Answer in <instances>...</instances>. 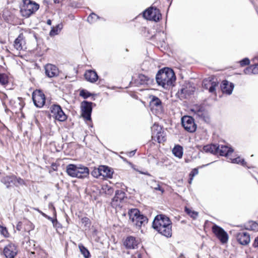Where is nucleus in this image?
I'll return each instance as SVG.
<instances>
[{"label":"nucleus","instance_id":"2f4dec72","mask_svg":"<svg viewBox=\"0 0 258 258\" xmlns=\"http://www.w3.org/2000/svg\"><path fill=\"white\" fill-rule=\"evenodd\" d=\"M62 24L61 23L57 24L55 27H52L51 29L49 32V35L50 36H53L58 34L59 32L62 29Z\"/></svg>","mask_w":258,"mask_h":258},{"label":"nucleus","instance_id":"de8ad7c7","mask_svg":"<svg viewBox=\"0 0 258 258\" xmlns=\"http://www.w3.org/2000/svg\"><path fill=\"white\" fill-rule=\"evenodd\" d=\"M253 74H258V63L253 64Z\"/></svg>","mask_w":258,"mask_h":258},{"label":"nucleus","instance_id":"a19ab883","mask_svg":"<svg viewBox=\"0 0 258 258\" xmlns=\"http://www.w3.org/2000/svg\"><path fill=\"white\" fill-rule=\"evenodd\" d=\"M198 173H199L198 168H196L192 170V171L189 173L190 178H189V180L188 181L189 183L190 184L191 183L195 175H197L198 174Z\"/></svg>","mask_w":258,"mask_h":258},{"label":"nucleus","instance_id":"5701e85b","mask_svg":"<svg viewBox=\"0 0 258 258\" xmlns=\"http://www.w3.org/2000/svg\"><path fill=\"white\" fill-rule=\"evenodd\" d=\"M85 79L91 83L96 82L98 79V76L97 73L93 70L87 71L84 75Z\"/></svg>","mask_w":258,"mask_h":258},{"label":"nucleus","instance_id":"4468645a","mask_svg":"<svg viewBox=\"0 0 258 258\" xmlns=\"http://www.w3.org/2000/svg\"><path fill=\"white\" fill-rule=\"evenodd\" d=\"M152 80L151 78L143 74H139L137 78L134 80L133 79L132 82L134 83L136 86L148 85L152 82Z\"/></svg>","mask_w":258,"mask_h":258},{"label":"nucleus","instance_id":"20e7f679","mask_svg":"<svg viewBox=\"0 0 258 258\" xmlns=\"http://www.w3.org/2000/svg\"><path fill=\"white\" fill-rule=\"evenodd\" d=\"M128 214L130 220L137 227L140 228L148 223V218L146 216L141 214L140 211L137 209H132L128 211Z\"/></svg>","mask_w":258,"mask_h":258},{"label":"nucleus","instance_id":"e2e57ef3","mask_svg":"<svg viewBox=\"0 0 258 258\" xmlns=\"http://www.w3.org/2000/svg\"><path fill=\"white\" fill-rule=\"evenodd\" d=\"M160 33H161L162 34H164V32H163H163H161Z\"/></svg>","mask_w":258,"mask_h":258},{"label":"nucleus","instance_id":"3c124183","mask_svg":"<svg viewBox=\"0 0 258 258\" xmlns=\"http://www.w3.org/2000/svg\"><path fill=\"white\" fill-rule=\"evenodd\" d=\"M22 223L21 222H18L16 226V229L18 231H20L22 229Z\"/></svg>","mask_w":258,"mask_h":258},{"label":"nucleus","instance_id":"6ab92c4d","mask_svg":"<svg viewBox=\"0 0 258 258\" xmlns=\"http://www.w3.org/2000/svg\"><path fill=\"white\" fill-rule=\"evenodd\" d=\"M221 89L222 92L227 95L232 94L234 87V85L232 83H230L227 80L222 81L221 84Z\"/></svg>","mask_w":258,"mask_h":258},{"label":"nucleus","instance_id":"dca6fc26","mask_svg":"<svg viewBox=\"0 0 258 258\" xmlns=\"http://www.w3.org/2000/svg\"><path fill=\"white\" fill-rule=\"evenodd\" d=\"M236 239L239 244L246 245L250 242V235L246 232H240L236 235Z\"/></svg>","mask_w":258,"mask_h":258},{"label":"nucleus","instance_id":"4be33fe9","mask_svg":"<svg viewBox=\"0 0 258 258\" xmlns=\"http://www.w3.org/2000/svg\"><path fill=\"white\" fill-rule=\"evenodd\" d=\"M218 155H219L221 156H227L229 154L233 152V149L229 147L226 145H218Z\"/></svg>","mask_w":258,"mask_h":258},{"label":"nucleus","instance_id":"f257e3e1","mask_svg":"<svg viewBox=\"0 0 258 258\" xmlns=\"http://www.w3.org/2000/svg\"><path fill=\"white\" fill-rule=\"evenodd\" d=\"M152 227L166 237L172 236V222L165 215H157L153 221Z\"/></svg>","mask_w":258,"mask_h":258},{"label":"nucleus","instance_id":"c9c22d12","mask_svg":"<svg viewBox=\"0 0 258 258\" xmlns=\"http://www.w3.org/2000/svg\"><path fill=\"white\" fill-rule=\"evenodd\" d=\"M184 211L188 215H189L191 218H192L194 219H196L198 216V212L195 211H192L191 209L187 208L186 207H185Z\"/></svg>","mask_w":258,"mask_h":258},{"label":"nucleus","instance_id":"e433bc0d","mask_svg":"<svg viewBox=\"0 0 258 258\" xmlns=\"http://www.w3.org/2000/svg\"><path fill=\"white\" fill-rule=\"evenodd\" d=\"M99 19V17L98 15L94 13H92L87 18V21L90 23H93Z\"/></svg>","mask_w":258,"mask_h":258},{"label":"nucleus","instance_id":"ea45409f","mask_svg":"<svg viewBox=\"0 0 258 258\" xmlns=\"http://www.w3.org/2000/svg\"><path fill=\"white\" fill-rule=\"evenodd\" d=\"M258 224L254 221H250L247 225V229L255 230L257 229Z\"/></svg>","mask_w":258,"mask_h":258},{"label":"nucleus","instance_id":"49530a36","mask_svg":"<svg viewBox=\"0 0 258 258\" xmlns=\"http://www.w3.org/2000/svg\"><path fill=\"white\" fill-rule=\"evenodd\" d=\"M102 189L105 191L106 194L110 195L113 192V189L108 185L104 186Z\"/></svg>","mask_w":258,"mask_h":258},{"label":"nucleus","instance_id":"a878e982","mask_svg":"<svg viewBox=\"0 0 258 258\" xmlns=\"http://www.w3.org/2000/svg\"><path fill=\"white\" fill-rule=\"evenodd\" d=\"M218 144H208L203 147V151L206 153H210L215 155H218Z\"/></svg>","mask_w":258,"mask_h":258},{"label":"nucleus","instance_id":"69168bd1","mask_svg":"<svg viewBox=\"0 0 258 258\" xmlns=\"http://www.w3.org/2000/svg\"><path fill=\"white\" fill-rule=\"evenodd\" d=\"M256 59L258 60V56L255 57Z\"/></svg>","mask_w":258,"mask_h":258},{"label":"nucleus","instance_id":"13d9d810","mask_svg":"<svg viewBox=\"0 0 258 258\" xmlns=\"http://www.w3.org/2000/svg\"><path fill=\"white\" fill-rule=\"evenodd\" d=\"M40 213H41V214H42V215L43 217H45V218H46L48 217V216H47V215L46 214H45V213H43V212H41Z\"/></svg>","mask_w":258,"mask_h":258},{"label":"nucleus","instance_id":"7c9ffc66","mask_svg":"<svg viewBox=\"0 0 258 258\" xmlns=\"http://www.w3.org/2000/svg\"><path fill=\"white\" fill-rule=\"evenodd\" d=\"M172 153L175 156L181 158L183 155V148L180 145H176L172 149Z\"/></svg>","mask_w":258,"mask_h":258},{"label":"nucleus","instance_id":"a18cd8bd","mask_svg":"<svg viewBox=\"0 0 258 258\" xmlns=\"http://www.w3.org/2000/svg\"><path fill=\"white\" fill-rule=\"evenodd\" d=\"M244 73L246 75L253 74V65H251L244 70Z\"/></svg>","mask_w":258,"mask_h":258},{"label":"nucleus","instance_id":"4d7b16f0","mask_svg":"<svg viewBox=\"0 0 258 258\" xmlns=\"http://www.w3.org/2000/svg\"><path fill=\"white\" fill-rule=\"evenodd\" d=\"M46 23L48 25H51V20L50 19H48L47 20Z\"/></svg>","mask_w":258,"mask_h":258},{"label":"nucleus","instance_id":"f704fd0d","mask_svg":"<svg viewBox=\"0 0 258 258\" xmlns=\"http://www.w3.org/2000/svg\"><path fill=\"white\" fill-rule=\"evenodd\" d=\"M161 14H160L159 9L154 8V11L152 17L151 18V20L158 22L161 19Z\"/></svg>","mask_w":258,"mask_h":258},{"label":"nucleus","instance_id":"412c9836","mask_svg":"<svg viewBox=\"0 0 258 258\" xmlns=\"http://www.w3.org/2000/svg\"><path fill=\"white\" fill-rule=\"evenodd\" d=\"M218 84L217 82L204 80L203 83V87L205 89L208 90L210 93H214Z\"/></svg>","mask_w":258,"mask_h":258},{"label":"nucleus","instance_id":"052dcab7","mask_svg":"<svg viewBox=\"0 0 258 258\" xmlns=\"http://www.w3.org/2000/svg\"><path fill=\"white\" fill-rule=\"evenodd\" d=\"M213 163V162H211V163ZM210 163H208V164H206V165H202V166H201L200 167H201V168H202V167H205V166H208V165H210Z\"/></svg>","mask_w":258,"mask_h":258},{"label":"nucleus","instance_id":"bb28decb","mask_svg":"<svg viewBox=\"0 0 258 258\" xmlns=\"http://www.w3.org/2000/svg\"><path fill=\"white\" fill-rule=\"evenodd\" d=\"M78 165L69 164L67 167V172L69 175L73 177H77Z\"/></svg>","mask_w":258,"mask_h":258},{"label":"nucleus","instance_id":"f8f14e48","mask_svg":"<svg viewBox=\"0 0 258 258\" xmlns=\"http://www.w3.org/2000/svg\"><path fill=\"white\" fill-rule=\"evenodd\" d=\"M3 253L7 258H15L18 253L17 246L14 243H9L4 247Z\"/></svg>","mask_w":258,"mask_h":258},{"label":"nucleus","instance_id":"cd10ccee","mask_svg":"<svg viewBox=\"0 0 258 258\" xmlns=\"http://www.w3.org/2000/svg\"><path fill=\"white\" fill-rule=\"evenodd\" d=\"M125 196V193L121 190H117L115 191V196L112 199V202H121L124 198Z\"/></svg>","mask_w":258,"mask_h":258},{"label":"nucleus","instance_id":"2eb2a0df","mask_svg":"<svg viewBox=\"0 0 258 258\" xmlns=\"http://www.w3.org/2000/svg\"><path fill=\"white\" fill-rule=\"evenodd\" d=\"M45 72L46 75L49 78L57 77L59 75L58 68L55 65L50 63L45 66Z\"/></svg>","mask_w":258,"mask_h":258},{"label":"nucleus","instance_id":"4c0bfd02","mask_svg":"<svg viewBox=\"0 0 258 258\" xmlns=\"http://www.w3.org/2000/svg\"><path fill=\"white\" fill-rule=\"evenodd\" d=\"M8 77L4 73H0V84L5 85L8 83Z\"/></svg>","mask_w":258,"mask_h":258},{"label":"nucleus","instance_id":"bf43d9fd","mask_svg":"<svg viewBox=\"0 0 258 258\" xmlns=\"http://www.w3.org/2000/svg\"><path fill=\"white\" fill-rule=\"evenodd\" d=\"M62 0H53L54 3L55 4H58L61 1H62Z\"/></svg>","mask_w":258,"mask_h":258},{"label":"nucleus","instance_id":"b1692460","mask_svg":"<svg viewBox=\"0 0 258 258\" xmlns=\"http://www.w3.org/2000/svg\"><path fill=\"white\" fill-rule=\"evenodd\" d=\"M17 177L14 175L6 176L2 178L1 181L7 188H9L12 185H15L16 183Z\"/></svg>","mask_w":258,"mask_h":258},{"label":"nucleus","instance_id":"79ce46f5","mask_svg":"<svg viewBox=\"0 0 258 258\" xmlns=\"http://www.w3.org/2000/svg\"><path fill=\"white\" fill-rule=\"evenodd\" d=\"M240 66L241 67H244L245 66L249 65L250 63V60L248 58L245 57L239 61Z\"/></svg>","mask_w":258,"mask_h":258},{"label":"nucleus","instance_id":"680f3d73","mask_svg":"<svg viewBox=\"0 0 258 258\" xmlns=\"http://www.w3.org/2000/svg\"><path fill=\"white\" fill-rule=\"evenodd\" d=\"M138 258H142L141 254H139L138 255Z\"/></svg>","mask_w":258,"mask_h":258},{"label":"nucleus","instance_id":"ddd939ff","mask_svg":"<svg viewBox=\"0 0 258 258\" xmlns=\"http://www.w3.org/2000/svg\"><path fill=\"white\" fill-rule=\"evenodd\" d=\"M150 107L152 110L155 109L158 112L162 109V103L161 100L157 96L151 95L150 96Z\"/></svg>","mask_w":258,"mask_h":258},{"label":"nucleus","instance_id":"0eeeda50","mask_svg":"<svg viewBox=\"0 0 258 258\" xmlns=\"http://www.w3.org/2000/svg\"><path fill=\"white\" fill-rule=\"evenodd\" d=\"M93 103L88 101H83L81 104L82 116L87 120H91L92 105Z\"/></svg>","mask_w":258,"mask_h":258},{"label":"nucleus","instance_id":"7ed1b4c3","mask_svg":"<svg viewBox=\"0 0 258 258\" xmlns=\"http://www.w3.org/2000/svg\"><path fill=\"white\" fill-rule=\"evenodd\" d=\"M39 8V5L31 0H23V4L20 7L21 15L26 18L30 17Z\"/></svg>","mask_w":258,"mask_h":258},{"label":"nucleus","instance_id":"39448f33","mask_svg":"<svg viewBox=\"0 0 258 258\" xmlns=\"http://www.w3.org/2000/svg\"><path fill=\"white\" fill-rule=\"evenodd\" d=\"M212 230L222 243L224 244L228 241V235L222 227L214 224L212 227Z\"/></svg>","mask_w":258,"mask_h":258},{"label":"nucleus","instance_id":"1a4fd4ad","mask_svg":"<svg viewBox=\"0 0 258 258\" xmlns=\"http://www.w3.org/2000/svg\"><path fill=\"white\" fill-rule=\"evenodd\" d=\"M152 137L156 138L158 143H161L166 141V137L161 126L155 123L151 127Z\"/></svg>","mask_w":258,"mask_h":258},{"label":"nucleus","instance_id":"0e129e2a","mask_svg":"<svg viewBox=\"0 0 258 258\" xmlns=\"http://www.w3.org/2000/svg\"><path fill=\"white\" fill-rule=\"evenodd\" d=\"M250 1L251 2V3H253L252 0H250Z\"/></svg>","mask_w":258,"mask_h":258},{"label":"nucleus","instance_id":"f3484780","mask_svg":"<svg viewBox=\"0 0 258 258\" xmlns=\"http://www.w3.org/2000/svg\"><path fill=\"white\" fill-rule=\"evenodd\" d=\"M138 240L132 236H128L123 242V245L127 249H135L138 247Z\"/></svg>","mask_w":258,"mask_h":258},{"label":"nucleus","instance_id":"aec40b11","mask_svg":"<svg viewBox=\"0 0 258 258\" xmlns=\"http://www.w3.org/2000/svg\"><path fill=\"white\" fill-rule=\"evenodd\" d=\"M26 42L23 34H20L14 41V47L18 50H21L26 48Z\"/></svg>","mask_w":258,"mask_h":258},{"label":"nucleus","instance_id":"864d4df0","mask_svg":"<svg viewBox=\"0 0 258 258\" xmlns=\"http://www.w3.org/2000/svg\"><path fill=\"white\" fill-rule=\"evenodd\" d=\"M16 182H18L20 184H24V180L21 178H17Z\"/></svg>","mask_w":258,"mask_h":258},{"label":"nucleus","instance_id":"6e6552de","mask_svg":"<svg viewBox=\"0 0 258 258\" xmlns=\"http://www.w3.org/2000/svg\"><path fill=\"white\" fill-rule=\"evenodd\" d=\"M181 124L185 130L189 133H194L196 131L197 125L194 119L189 116H184L181 118Z\"/></svg>","mask_w":258,"mask_h":258},{"label":"nucleus","instance_id":"37998d69","mask_svg":"<svg viewBox=\"0 0 258 258\" xmlns=\"http://www.w3.org/2000/svg\"><path fill=\"white\" fill-rule=\"evenodd\" d=\"M0 233L5 237L9 236V233L6 227L0 225Z\"/></svg>","mask_w":258,"mask_h":258},{"label":"nucleus","instance_id":"6e6d98bb","mask_svg":"<svg viewBox=\"0 0 258 258\" xmlns=\"http://www.w3.org/2000/svg\"><path fill=\"white\" fill-rule=\"evenodd\" d=\"M136 151V150H134V151H132L129 152L130 156H133L135 154Z\"/></svg>","mask_w":258,"mask_h":258},{"label":"nucleus","instance_id":"f03ea898","mask_svg":"<svg viewBox=\"0 0 258 258\" xmlns=\"http://www.w3.org/2000/svg\"><path fill=\"white\" fill-rule=\"evenodd\" d=\"M157 83L164 89H168L174 86L176 76L172 69L165 68L160 70L156 76Z\"/></svg>","mask_w":258,"mask_h":258},{"label":"nucleus","instance_id":"c756f323","mask_svg":"<svg viewBox=\"0 0 258 258\" xmlns=\"http://www.w3.org/2000/svg\"><path fill=\"white\" fill-rule=\"evenodd\" d=\"M231 162L234 164H237L242 165L243 167H246L248 168H250V167L247 165L246 162L244 159L241 158L240 157H237L234 158H230Z\"/></svg>","mask_w":258,"mask_h":258},{"label":"nucleus","instance_id":"72a5a7b5","mask_svg":"<svg viewBox=\"0 0 258 258\" xmlns=\"http://www.w3.org/2000/svg\"><path fill=\"white\" fill-rule=\"evenodd\" d=\"M154 11V8H149L146 9L143 12V17L147 20H151V18L152 17Z\"/></svg>","mask_w":258,"mask_h":258},{"label":"nucleus","instance_id":"603ef678","mask_svg":"<svg viewBox=\"0 0 258 258\" xmlns=\"http://www.w3.org/2000/svg\"><path fill=\"white\" fill-rule=\"evenodd\" d=\"M154 189L156 190L161 191L162 193L164 191V189L160 187L159 184L157 185L156 187H154Z\"/></svg>","mask_w":258,"mask_h":258},{"label":"nucleus","instance_id":"9d476101","mask_svg":"<svg viewBox=\"0 0 258 258\" xmlns=\"http://www.w3.org/2000/svg\"><path fill=\"white\" fill-rule=\"evenodd\" d=\"M51 116L55 119L63 121L67 119V115L59 105H53L50 107Z\"/></svg>","mask_w":258,"mask_h":258},{"label":"nucleus","instance_id":"09e8293b","mask_svg":"<svg viewBox=\"0 0 258 258\" xmlns=\"http://www.w3.org/2000/svg\"><path fill=\"white\" fill-rule=\"evenodd\" d=\"M53 226L54 227L58 228L61 227V224L57 221L56 220V221H53Z\"/></svg>","mask_w":258,"mask_h":258},{"label":"nucleus","instance_id":"c85d7f7f","mask_svg":"<svg viewBox=\"0 0 258 258\" xmlns=\"http://www.w3.org/2000/svg\"><path fill=\"white\" fill-rule=\"evenodd\" d=\"M191 94L190 91L187 87L181 88L177 93L180 99L186 98Z\"/></svg>","mask_w":258,"mask_h":258},{"label":"nucleus","instance_id":"473e14b6","mask_svg":"<svg viewBox=\"0 0 258 258\" xmlns=\"http://www.w3.org/2000/svg\"><path fill=\"white\" fill-rule=\"evenodd\" d=\"M79 248L81 254L85 258H90L91 254L88 249L85 247L83 244H80L79 245Z\"/></svg>","mask_w":258,"mask_h":258},{"label":"nucleus","instance_id":"a211bd4d","mask_svg":"<svg viewBox=\"0 0 258 258\" xmlns=\"http://www.w3.org/2000/svg\"><path fill=\"white\" fill-rule=\"evenodd\" d=\"M98 175L104 177L111 178L112 177L113 171L109 167L105 165H101L97 170Z\"/></svg>","mask_w":258,"mask_h":258},{"label":"nucleus","instance_id":"58836bf2","mask_svg":"<svg viewBox=\"0 0 258 258\" xmlns=\"http://www.w3.org/2000/svg\"><path fill=\"white\" fill-rule=\"evenodd\" d=\"M80 96L84 99H87L92 95L90 92L85 89H82L80 91Z\"/></svg>","mask_w":258,"mask_h":258},{"label":"nucleus","instance_id":"8fccbe9b","mask_svg":"<svg viewBox=\"0 0 258 258\" xmlns=\"http://www.w3.org/2000/svg\"><path fill=\"white\" fill-rule=\"evenodd\" d=\"M252 245L254 247L258 248V236L255 237Z\"/></svg>","mask_w":258,"mask_h":258},{"label":"nucleus","instance_id":"c03bdc74","mask_svg":"<svg viewBox=\"0 0 258 258\" xmlns=\"http://www.w3.org/2000/svg\"><path fill=\"white\" fill-rule=\"evenodd\" d=\"M81 222L82 224H84L85 226L89 227L90 225V219L86 217H83L81 219Z\"/></svg>","mask_w":258,"mask_h":258},{"label":"nucleus","instance_id":"423d86ee","mask_svg":"<svg viewBox=\"0 0 258 258\" xmlns=\"http://www.w3.org/2000/svg\"><path fill=\"white\" fill-rule=\"evenodd\" d=\"M191 111L194 112V115L199 119L203 120L206 122H208L210 121V118L206 111L205 108L201 105H195Z\"/></svg>","mask_w":258,"mask_h":258},{"label":"nucleus","instance_id":"393cba45","mask_svg":"<svg viewBox=\"0 0 258 258\" xmlns=\"http://www.w3.org/2000/svg\"><path fill=\"white\" fill-rule=\"evenodd\" d=\"M89 174V169L88 167L81 165H78L77 178H84L88 176Z\"/></svg>","mask_w":258,"mask_h":258},{"label":"nucleus","instance_id":"338daca9","mask_svg":"<svg viewBox=\"0 0 258 258\" xmlns=\"http://www.w3.org/2000/svg\"><path fill=\"white\" fill-rule=\"evenodd\" d=\"M96 173V171H94L93 174Z\"/></svg>","mask_w":258,"mask_h":258},{"label":"nucleus","instance_id":"9b49d317","mask_svg":"<svg viewBox=\"0 0 258 258\" xmlns=\"http://www.w3.org/2000/svg\"><path fill=\"white\" fill-rule=\"evenodd\" d=\"M32 99L34 105L39 108L42 107L45 102V95L40 90H36L33 92Z\"/></svg>","mask_w":258,"mask_h":258},{"label":"nucleus","instance_id":"5fc2aeb1","mask_svg":"<svg viewBox=\"0 0 258 258\" xmlns=\"http://www.w3.org/2000/svg\"><path fill=\"white\" fill-rule=\"evenodd\" d=\"M47 219H48L49 220L51 221L52 223H53V221L56 220V218L55 219H53V218L50 217V216H48L47 218Z\"/></svg>","mask_w":258,"mask_h":258}]
</instances>
